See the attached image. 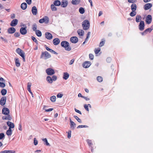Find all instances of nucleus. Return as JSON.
I'll return each mask as SVG.
<instances>
[{
	"label": "nucleus",
	"instance_id": "20",
	"mask_svg": "<svg viewBox=\"0 0 153 153\" xmlns=\"http://www.w3.org/2000/svg\"><path fill=\"white\" fill-rule=\"evenodd\" d=\"M16 29L13 27H11L9 28L8 30V32L9 33L12 34L16 31Z\"/></svg>",
	"mask_w": 153,
	"mask_h": 153
},
{
	"label": "nucleus",
	"instance_id": "57",
	"mask_svg": "<svg viewBox=\"0 0 153 153\" xmlns=\"http://www.w3.org/2000/svg\"><path fill=\"white\" fill-rule=\"evenodd\" d=\"M14 36L16 37H19L20 36V33L18 32L15 33L14 34Z\"/></svg>",
	"mask_w": 153,
	"mask_h": 153
},
{
	"label": "nucleus",
	"instance_id": "25",
	"mask_svg": "<svg viewBox=\"0 0 153 153\" xmlns=\"http://www.w3.org/2000/svg\"><path fill=\"white\" fill-rule=\"evenodd\" d=\"M69 74L67 72L63 73V78L65 80H67L69 77Z\"/></svg>",
	"mask_w": 153,
	"mask_h": 153
},
{
	"label": "nucleus",
	"instance_id": "41",
	"mask_svg": "<svg viewBox=\"0 0 153 153\" xmlns=\"http://www.w3.org/2000/svg\"><path fill=\"white\" fill-rule=\"evenodd\" d=\"M7 92V90L5 89H3L1 91V93L2 95H5Z\"/></svg>",
	"mask_w": 153,
	"mask_h": 153
},
{
	"label": "nucleus",
	"instance_id": "30",
	"mask_svg": "<svg viewBox=\"0 0 153 153\" xmlns=\"http://www.w3.org/2000/svg\"><path fill=\"white\" fill-rule=\"evenodd\" d=\"M27 6V4L25 3H23L22 4L21 7V8L23 10H25Z\"/></svg>",
	"mask_w": 153,
	"mask_h": 153
},
{
	"label": "nucleus",
	"instance_id": "49",
	"mask_svg": "<svg viewBox=\"0 0 153 153\" xmlns=\"http://www.w3.org/2000/svg\"><path fill=\"white\" fill-rule=\"evenodd\" d=\"M52 81H56L57 79V77L56 76H53L52 77Z\"/></svg>",
	"mask_w": 153,
	"mask_h": 153
},
{
	"label": "nucleus",
	"instance_id": "44",
	"mask_svg": "<svg viewBox=\"0 0 153 153\" xmlns=\"http://www.w3.org/2000/svg\"><path fill=\"white\" fill-rule=\"evenodd\" d=\"M100 51V48H96L95 50V54H98Z\"/></svg>",
	"mask_w": 153,
	"mask_h": 153
},
{
	"label": "nucleus",
	"instance_id": "18",
	"mask_svg": "<svg viewBox=\"0 0 153 153\" xmlns=\"http://www.w3.org/2000/svg\"><path fill=\"white\" fill-rule=\"evenodd\" d=\"M91 62L89 61H86L83 64V67L85 68H88L91 65Z\"/></svg>",
	"mask_w": 153,
	"mask_h": 153
},
{
	"label": "nucleus",
	"instance_id": "23",
	"mask_svg": "<svg viewBox=\"0 0 153 153\" xmlns=\"http://www.w3.org/2000/svg\"><path fill=\"white\" fill-rule=\"evenodd\" d=\"M7 116H4L2 117L3 120H10L12 119V118L9 115H7Z\"/></svg>",
	"mask_w": 153,
	"mask_h": 153
},
{
	"label": "nucleus",
	"instance_id": "4",
	"mask_svg": "<svg viewBox=\"0 0 153 153\" xmlns=\"http://www.w3.org/2000/svg\"><path fill=\"white\" fill-rule=\"evenodd\" d=\"M46 72L48 75L51 76L53 75L55 73L54 70L51 68H48L46 69Z\"/></svg>",
	"mask_w": 153,
	"mask_h": 153
},
{
	"label": "nucleus",
	"instance_id": "39",
	"mask_svg": "<svg viewBox=\"0 0 153 153\" xmlns=\"http://www.w3.org/2000/svg\"><path fill=\"white\" fill-rule=\"evenodd\" d=\"M50 100L52 102H54L56 100V97L55 96H53L50 97Z\"/></svg>",
	"mask_w": 153,
	"mask_h": 153
},
{
	"label": "nucleus",
	"instance_id": "17",
	"mask_svg": "<svg viewBox=\"0 0 153 153\" xmlns=\"http://www.w3.org/2000/svg\"><path fill=\"white\" fill-rule=\"evenodd\" d=\"M6 100V97H2L1 98L0 101V104L2 105H4L5 103Z\"/></svg>",
	"mask_w": 153,
	"mask_h": 153
},
{
	"label": "nucleus",
	"instance_id": "51",
	"mask_svg": "<svg viewBox=\"0 0 153 153\" xmlns=\"http://www.w3.org/2000/svg\"><path fill=\"white\" fill-rule=\"evenodd\" d=\"M63 95L60 93H58L57 95V97L58 98H61L63 96Z\"/></svg>",
	"mask_w": 153,
	"mask_h": 153
},
{
	"label": "nucleus",
	"instance_id": "5",
	"mask_svg": "<svg viewBox=\"0 0 153 153\" xmlns=\"http://www.w3.org/2000/svg\"><path fill=\"white\" fill-rule=\"evenodd\" d=\"M152 20V16L150 15H148L146 18V22L148 24H150Z\"/></svg>",
	"mask_w": 153,
	"mask_h": 153
},
{
	"label": "nucleus",
	"instance_id": "14",
	"mask_svg": "<svg viewBox=\"0 0 153 153\" xmlns=\"http://www.w3.org/2000/svg\"><path fill=\"white\" fill-rule=\"evenodd\" d=\"M45 36L48 39L51 40L53 38L52 35L48 32H46L45 33Z\"/></svg>",
	"mask_w": 153,
	"mask_h": 153
},
{
	"label": "nucleus",
	"instance_id": "58",
	"mask_svg": "<svg viewBox=\"0 0 153 153\" xmlns=\"http://www.w3.org/2000/svg\"><path fill=\"white\" fill-rule=\"evenodd\" d=\"M34 143L35 145H36L38 144V141L35 138L34 140Z\"/></svg>",
	"mask_w": 153,
	"mask_h": 153
},
{
	"label": "nucleus",
	"instance_id": "32",
	"mask_svg": "<svg viewBox=\"0 0 153 153\" xmlns=\"http://www.w3.org/2000/svg\"><path fill=\"white\" fill-rule=\"evenodd\" d=\"M67 4L68 3L66 1H63L62 2L61 5L62 7H65L67 6Z\"/></svg>",
	"mask_w": 153,
	"mask_h": 153
},
{
	"label": "nucleus",
	"instance_id": "64",
	"mask_svg": "<svg viewBox=\"0 0 153 153\" xmlns=\"http://www.w3.org/2000/svg\"><path fill=\"white\" fill-rule=\"evenodd\" d=\"M107 61L108 62H110L111 61V59L110 57L106 59Z\"/></svg>",
	"mask_w": 153,
	"mask_h": 153
},
{
	"label": "nucleus",
	"instance_id": "63",
	"mask_svg": "<svg viewBox=\"0 0 153 153\" xmlns=\"http://www.w3.org/2000/svg\"><path fill=\"white\" fill-rule=\"evenodd\" d=\"M53 109L52 108H51L48 109H47L45 110V111L47 112L51 111L53 110Z\"/></svg>",
	"mask_w": 153,
	"mask_h": 153
},
{
	"label": "nucleus",
	"instance_id": "28",
	"mask_svg": "<svg viewBox=\"0 0 153 153\" xmlns=\"http://www.w3.org/2000/svg\"><path fill=\"white\" fill-rule=\"evenodd\" d=\"M46 80L47 82L50 84L52 83L53 82L51 77L50 76H48L47 77Z\"/></svg>",
	"mask_w": 153,
	"mask_h": 153
},
{
	"label": "nucleus",
	"instance_id": "33",
	"mask_svg": "<svg viewBox=\"0 0 153 153\" xmlns=\"http://www.w3.org/2000/svg\"><path fill=\"white\" fill-rule=\"evenodd\" d=\"M80 1V0H72L71 3L73 4H79Z\"/></svg>",
	"mask_w": 153,
	"mask_h": 153
},
{
	"label": "nucleus",
	"instance_id": "3",
	"mask_svg": "<svg viewBox=\"0 0 153 153\" xmlns=\"http://www.w3.org/2000/svg\"><path fill=\"white\" fill-rule=\"evenodd\" d=\"M82 26L84 30H88L90 27V23L87 20L84 21L82 23Z\"/></svg>",
	"mask_w": 153,
	"mask_h": 153
},
{
	"label": "nucleus",
	"instance_id": "2",
	"mask_svg": "<svg viewBox=\"0 0 153 153\" xmlns=\"http://www.w3.org/2000/svg\"><path fill=\"white\" fill-rule=\"evenodd\" d=\"M51 56L48 52H42L40 56V58L44 59H47L51 57Z\"/></svg>",
	"mask_w": 153,
	"mask_h": 153
},
{
	"label": "nucleus",
	"instance_id": "8",
	"mask_svg": "<svg viewBox=\"0 0 153 153\" xmlns=\"http://www.w3.org/2000/svg\"><path fill=\"white\" fill-rule=\"evenodd\" d=\"M152 6V5L151 3H146L144 5V9L145 10H147L151 8Z\"/></svg>",
	"mask_w": 153,
	"mask_h": 153
},
{
	"label": "nucleus",
	"instance_id": "34",
	"mask_svg": "<svg viewBox=\"0 0 153 153\" xmlns=\"http://www.w3.org/2000/svg\"><path fill=\"white\" fill-rule=\"evenodd\" d=\"M15 64L17 67H19L20 66V63L18 58L15 59Z\"/></svg>",
	"mask_w": 153,
	"mask_h": 153
},
{
	"label": "nucleus",
	"instance_id": "52",
	"mask_svg": "<svg viewBox=\"0 0 153 153\" xmlns=\"http://www.w3.org/2000/svg\"><path fill=\"white\" fill-rule=\"evenodd\" d=\"M71 136V131H68V138H70Z\"/></svg>",
	"mask_w": 153,
	"mask_h": 153
},
{
	"label": "nucleus",
	"instance_id": "38",
	"mask_svg": "<svg viewBox=\"0 0 153 153\" xmlns=\"http://www.w3.org/2000/svg\"><path fill=\"white\" fill-rule=\"evenodd\" d=\"M61 3L59 1L56 0L53 3L54 5L56 6H59L61 4Z\"/></svg>",
	"mask_w": 153,
	"mask_h": 153
},
{
	"label": "nucleus",
	"instance_id": "31",
	"mask_svg": "<svg viewBox=\"0 0 153 153\" xmlns=\"http://www.w3.org/2000/svg\"><path fill=\"white\" fill-rule=\"evenodd\" d=\"M137 8V6L136 4H132L131 6V9L132 11H134L136 10Z\"/></svg>",
	"mask_w": 153,
	"mask_h": 153
},
{
	"label": "nucleus",
	"instance_id": "62",
	"mask_svg": "<svg viewBox=\"0 0 153 153\" xmlns=\"http://www.w3.org/2000/svg\"><path fill=\"white\" fill-rule=\"evenodd\" d=\"M74 110H75V111L76 112H77V113L80 114H82V113H81V112L80 111H79V110H77L76 108H75Z\"/></svg>",
	"mask_w": 153,
	"mask_h": 153
},
{
	"label": "nucleus",
	"instance_id": "56",
	"mask_svg": "<svg viewBox=\"0 0 153 153\" xmlns=\"http://www.w3.org/2000/svg\"><path fill=\"white\" fill-rule=\"evenodd\" d=\"M84 107L85 109L88 111H89V109L88 108V106L87 105H85L84 106Z\"/></svg>",
	"mask_w": 153,
	"mask_h": 153
},
{
	"label": "nucleus",
	"instance_id": "46",
	"mask_svg": "<svg viewBox=\"0 0 153 153\" xmlns=\"http://www.w3.org/2000/svg\"><path fill=\"white\" fill-rule=\"evenodd\" d=\"M74 117L76 119V120L79 123H81V120L79 119L77 116H74Z\"/></svg>",
	"mask_w": 153,
	"mask_h": 153
},
{
	"label": "nucleus",
	"instance_id": "48",
	"mask_svg": "<svg viewBox=\"0 0 153 153\" xmlns=\"http://www.w3.org/2000/svg\"><path fill=\"white\" fill-rule=\"evenodd\" d=\"M5 135L3 133H0V140L2 139L4 137Z\"/></svg>",
	"mask_w": 153,
	"mask_h": 153
},
{
	"label": "nucleus",
	"instance_id": "50",
	"mask_svg": "<svg viewBox=\"0 0 153 153\" xmlns=\"http://www.w3.org/2000/svg\"><path fill=\"white\" fill-rule=\"evenodd\" d=\"M5 86V83L0 82V87L1 88H4Z\"/></svg>",
	"mask_w": 153,
	"mask_h": 153
},
{
	"label": "nucleus",
	"instance_id": "10",
	"mask_svg": "<svg viewBox=\"0 0 153 153\" xmlns=\"http://www.w3.org/2000/svg\"><path fill=\"white\" fill-rule=\"evenodd\" d=\"M70 41L72 43H76L78 42V39L76 36H73L71 38Z\"/></svg>",
	"mask_w": 153,
	"mask_h": 153
},
{
	"label": "nucleus",
	"instance_id": "53",
	"mask_svg": "<svg viewBox=\"0 0 153 153\" xmlns=\"http://www.w3.org/2000/svg\"><path fill=\"white\" fill-rule=\"evenodd\" d=\"M105 44V41H102L100 43L99 46L100 47L102 46Z\"/></svg>",
	"mask_w": 153,
	"mask_h": 153
},
{
	"label": "nucleus",
	"instance_id": "42",
	"mask_svg": "<svg viewBox=\"0 0 153 153\" xmlns=\"http://www.w3.org/2000/svg\"><path fill=\"white\" fill-rule=\"evenodd\" d=\"M54 4H52L51 5V8L52 11H56V8Z\"/></svg>",
	"mask_w": 153,
	"mask_h": 153
},
{
	"label": "nucleus",
	"instance_id": "40",
	"mask_svg": "<svg viewBox=\"0 0 153 153\" xmlns=\"http://www.w3.org/2000/svg\"><path fill=\"white\" fill-rule=\"evenodd\" d=\"M79 12L81 14H83L85 12L84 8L82 7H80L79 9Z\"/></svg>",
	"mask_w": 153,
	"mask_h": 153
},
{
	"label": "nucleus",
	"instance_id": "47",
	"mask_svg": "<svg viewBox=\"0 0 153 153\" xmlns=\"http://www.w3.org/2000/svg\"><path fill=\"white\" fill-rule=\"evenodd\" d=\"M91 32H88L87 34V37L85 39V41H87L88 40V39L89 37V36Z\"/></svg>",
	"mask_w": 153,
	"mask_h": 153
},
{
	"label": "nucleus",
	"instance_id": "13",
	"mask_svg": "<svg viewBox=\"0 0 153 153\" xmlns=\"http://www.w3.org/2000/svg\"><path fill=\"white\" fill-rule=\"evenodd\" d=\"M18 23V20L17 19H14L11 22L10 25L12 27H14Z\"/></svg>",
	"mask_w": 153,
	"mask_h": 153
},
{
	"label": "nucleus",
	"instance_id": "45",
	"mask_svg": "<svg viewBox=\"0 0 153 153\" xmlns=\"http://www.w3.org/2000/svg\"><path fill=\"white\" fill-rule=\"evenodd\" d=\"M97 79V81L100 82H102L103 80L102 77L100 76H98Z\"/></svg>",
	"mask_w": 153,
	"mask_h": 153
},
{
	"label": "nucleus",
	"instance_id": "6",
	"mask_svg": "<svg viewBox=\"0 0 153 153\" xmlns=\"http://www.w3.org/2000/svg\"><path fill=\"white\" fill-rule=\"evenodd\" d=\"M49 22V19L47 17L45 16L43 18L40 19L39 20V22L40 23H45L46 24L48 23Z\"/></svg>",
	"mask_w": 153,
	"mask_h": 153
},
{
	"label": "nucleus",
	"instance_id": "9",
	"mask_svg": "<svg viewBox=\"0 0 153 153\" xmlns=\"http://www.w3.org/2000/svg\"><path fill=\"white\" fill-rule=\"evenodd\" d=\"M10 111L9 109L7 108H4L2 110V113L5 115H8L9 114Z\"/></svg>",
	"mask_w": 153,
	"mask_h": 153
},
{
	"label": "nucleus",
	"instance_id": "60",
	"mask_svg": "<svg viewBox=\"0 0 153 153\" xmlns=\"http://www.w3.org/2000/svg\"><path fill=\"white\" fill-rule=\"evenodd\" d=\"M25 1L28 4H30L31 3V0H25Z\"/></svg>",
	"mask_w": 153,
	"mask_h": 153
},
{
	"label": "nucleus",
	"instance_id": "54",
	"mask_svg": "<svg viewBox=\"0 0 153 153\" xmlns=\"http://www.w3.org/2000/svg\"><path fill=\"white\" fill-rule=\"evenodd\" d=\"M32 40L35 42L36 43H37V41L36 39L34 37V36H32Z\"/></svg>",
	"mask_w": 153,
	"mask_h": 153
},
{
	"label": "nucleus",
	"instance_id": "27",
	"mask_svg": "<svg viewBox=\"0 0 153 153\" xmlns=\"http://www.w3.org/2000/svg\"><path fill=\"white\" fill-rule=\"evenodd\" d=\"M77 32L78 35L80 36H83L84 34V31L81 29L78 30L77 31Z\"/></svg>",
	"mask_w": 153,
	"mask_h": 153
},
{
	"label": "nucleus",
	"instance_id": "21",
	"mask_svg": "<svg viewBox=\"0 0 153 153\" xmlns=\"http://www.w3.org/2000/svg\"><path fill=\"white\" fill-rule=\"evenodd\" d=\"M70 120L71 123V128L72 129H74L76 127V124L74 122L71 120V118H70Z\"/></svg>",
	"mask_w": 153,
	"mask_h": 153
},
{
	"label": "nucleus",
	"instance_id": "19",
	"mask_svg": "<svg viewBox=\"0 0 153 153\" xmlns=\"http://www.w3.org/2000/svg\"><path fill=\"white\" fill-rule=\"evenodd\" d=\"M31 11L33 15H36L37 13L36 7L35 6L33 7L32 8Z\"/></svg>",
	"mask_w": 153,
	"mask_h": 153
},
{
	"label": "nucleus",
	"instance_id": "35",
	"mask_svg": "<svg viewBox=\"0 0 153 153\" xmlns=\"http://www.w3.org/2000/svg\"><path fill=\"white\" fill-rule=\"evenodd\" d=\"M42 140L44 142V144L47 146H50V144L48 142L46 138L42 139Z\"/></svg>",
	"mask_w": 153,
	"mask_h": 153
},
{
	"label": "nucleus",
	"instance_id": "61",
	"mask_svg": "<svg viewBox=\"0 0 153 153\" xmlns=\"http://www.w3.org/2000/svg\"><path fill=\"white\" fill-rule=\"evenodd\" d=\"M128 1L129 3H133L135 2L136 0H128Z\"/></svg>",
	"mask_w": 153,
	"mask_h": 153
},
{
	"label": "nucleus",
	"instance_id": "24",
	"mask_svg": "<svg viewBox=\"0 0 153 153\" xmlns=\"http://www.w3.org/2000/svg\"><path fill=\"white\" fill-rule=\"evenodd\" d=\"M37 26L36 24H34L33 26V29L34 31H35L36 34L38 36V30H36Z\"/></svg>",
	"mask_w": 153,
	"mask_h": 153
},
{
	"label": "nucleus",
	"instance_id": "1",
	"mask_svg": "<svg viewBox=\"0 0 153 153\" xmlns=\"http://www.w3.org/2000/svg\"><path fill=\"white\" fill-rule=\"evenodd\" d=\"M62 47L65 48V49L67 51H70L71 48L69 45V43L67 41H63L61 43Z\"/></svg>",
	"mask_w": 153,
	"mask_h": 153
},
{
	"label": "nucleus",
	"instance_id": "55",
	"mask_svg": "<svg viewBox=\"0 0 153 153\" xmlns=\"http://www.w3.org/2000/svg\"><path fill=\"white\" fill-rule=\"evenodd\" d=\"M89 57L90 59L92 60L94 59V56L93 54L90 53L89 54Z\"/></svg>",
	"mask_w": 153,
	"mask_h": 153
},
{
	"label": "nucleus",
	"instance_id": "26",
	"mask_svg": "<svg viewBox=\"0 0 153 153\" xmlns=\"http://www.w3.org/2000/svg\"><path fill=\"white\" fill-rule=\"evenodd\" d=\"M7 124L9 127V128H10V129L11 128H13L15 127L13 123L10 121H8L7 122Z\"/></svg>",
	"mask_w": 153,
	"mask_h": 153
},
{
	"label": "nucleus",
	"instance_id": "43",
	"mask_svg": "<svg viewBox=\"0 0 153 153\" xmlns=\"http://www.w3.org/2000/svg\"><path fill=\"white\" fill-rule=\"evenodd\" d=\"M136 14V12L135 11H132L130 13V15L131 16H135Z\"/></svg>",
	"mask_w": 153,
	"mask_h": 153
},
{
	"label": "nucleus",
	"instance_id": "59",
	"mask_svg": "<svg viewBox=\"0 0 153 153\" xmlns=\"http://www.w3.org/2000/svg\"><path fill=\"white\" fill-rule=\"evenodd\" d=\"M87 143L89 145V146H91L92 145L91 143V141L89 140H88L87 141Z\"/></svg>",
	"mask_w": 153,
	"mask_h": 153
},
{
	"label": "nucleus",
	"instance_id": "11",
	"mask_svg": "<svg viewBox=\"0 0 153 153\" xmlns=\"http://www.w3.org/2000/svg\"><path fill=\"white\" fill-rule=\"evenodd\" d=\"M144 28V23L143 21H140L139 25V29L141 30H143Z\"/></svg>",
	"mask_w": 153,
	"mask_h": 153
},
{
	"label": "nucleus",
	"instance_id": "36",
	"mask_svg": "<svg viewBox=\"0 0 153 153\" xmlns=\"http://www.w3.org/2000/svg\"><path fill=\"white\" fill-rule=\"evenodd\" d=\"M141 19V16L139 15H137L136 18V21L137 22H139L140 21V20Z\"/></svg>",
	"mask_w": 153,
	"mask_h": 153
},
{
	"label": "nucleus",
	"instance_id": "37",
	"mask_svg": "<svg viewBox=\"0 0 153 153\" xmlns=\"http://www.w3.org/2000/svg\"><path fill=\"white\" fill-rule=\"evenodd\" d=\"M6 134L8 136H11L12 134L11 129L9 128L8 130L6 131Z\"/></svg>",
	"mask_w": 153,
	"mask_h": 153
},
{
	"label": "nucleus",
	"instance_id": "7",
	"mask_svg": "<svg viewBox=\"0 0 153 153\" xmlns=\"http://www.w3.org/2000/svg\"><path fill=\"white\" fill-rule=\"evenodd\" d=\"M153 30V25L151 26L150 28H149L146 29L143 32L141 33L142 35H146L148 32L150 33Z\"/></svg>",
	"mask_w": 153,
	"mask_h": 153
},
{
	"label": "nucleus",
	"instance_id": "15",
	"mask_svg": "<svg viewBox=\"0 0 153 153\" xmlns=\"http://www.w3.org/2000/svg\"><path fill=\"white\" fill-rule=\"evenodd\" d=\"M26 27H21L20 30V33L22 35H25L27 33V30H26Z\"/></svg>",
	"mask_w": 153,
	"mask_h": 153
},
{
	"label": "nucleus",
	"instance_id": "29",
	"mask_svg": "<svg viewBox=\"0 0 153 153\" xmlns=\"http://www.w3.org/2000/svg\"><path fill=\"white\" fill-rule=\"evenodd\" d=\"M15 152L12 150H4L1 151V153H15Z\"/></svg>",
	"mask_w": 153,
	"mask_h": 153
},
{
	"label": "nucleus",
	"instance_id": "12",
	"mask_svg": "<svg viewBox=\"0 0 153 153\" xmlns=\"http://www.w3.org/2000/svg\"><path fill=\"white\" fill-rule=\"evenodd\" d=\"M16 51L21 56L25 55V52L20 48H18L17 49Z\"/></svg>",
	"mask_w": 153,
	"mask_h": 153
},
{
	"label": "nucleus",
	"instance_id": "22",
	"mask_svg": "<svg viewBox=\"0 0 153 153\" xmlns=\"http://www.w3.org/2000/svg\"><path fill=\"white\" fill-rule=\"evenodd\" d=\"M60 41L59 39L56 38L54 39L53 40V43L54 45H57L60 43Z\"/></svg>",
	"mask_w": 153,
	"mask_h": 153
},
{
	"label": "nucleus",
	"instance_id": "16",
	"mask_svg": "<svg viewBox=\"0 0 153 153\" xmlns=\"http://www.w3.org/2000/svg\"><path fill=\"white\" fill-rule=\"evenodd\" d=\"M31 86V83L30 82H28L27 84V90L30 93L32 97H33V94L31 92L30 89V87Z\"/></svg>",
	"mask_w": 153,
	"mask_h": 153
}]
</instances>
